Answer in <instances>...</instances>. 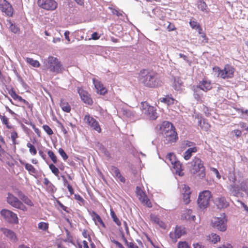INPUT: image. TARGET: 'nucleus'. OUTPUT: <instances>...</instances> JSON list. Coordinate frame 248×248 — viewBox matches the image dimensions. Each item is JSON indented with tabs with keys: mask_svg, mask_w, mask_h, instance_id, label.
<instances>
[{
	"mask_svg": "<svg viewBox=\"0 0 248 248\" xmlns=\"http://www.w3.org/2000/svg\"><path fill=\"white\" fill-rule=\"evenodd\" d=\"M139 80L140 83L149 88H156L161 86V81L159 75L154 71H148L143 69L139 74Z\"/></svg>",
	"mask_w": 248,
	"mask_h": 248,
	"instance_id": "nucleus-1",
	"label": "nucleus"
},
{
	"mask_svg": "<svg viewBox=\"0 0 248 248\" xmlns=\"http://www.w3.org/2000/svg\"><path fill=\"white\" fill-rule=\"evenodd\" d=\"M191 173L197 174L199 178L203 179L205 176V167L203 161L198 157L195 156L190 162Z\"/></svg>",
	"mask_w": 248,
	"mask_h": 248,
	"instance_id": "nucleus-2",
	"label": "nucleus"
},
{
	"mask_svg": "<svg viewBox=\"0 0 248 248\" xmlns=\"http://www.w3.org/2000/svg\"><path fill=\"white\" fill-rule=\"evenodd\" d=\"M46 67L50 72L56 74L62 73L64 68L61 62L56 57L50 56L47 58Z\"/></svg>",
	"mask_w": 248,
	"mask_h": 248,
	"instance_id": "nucleus-3",
	"label": "nucleus"
},
{
	"mask_svg": "<svg viewBox=\"0 0 248 248\" xmlns=\"http://www.w3.org/2000/svg\"><path fill=\"white\" fill-rule=\"evenodd\" d=\"M213 70L217 73V77H220L223 79L232 78L235 70L234 68L229 64L225 65L223 69L218 67H215Z\"/></svg>",
	"mask_w": 248,
	"mask_h": 248,
	"instance_id": "nucleus-4",
	"label": "nucleus"
},
{
	"mask_svg": "<svg viewBox=\"0 0 248 248\" xmlns=\"http://www.w3.org/2000/svg\"><path fill=\"white\" fill-rule=\"evenodd\" d=\"M227 219L224 213L220 215V217H215L211 221L212 227L218 230L224 232L227 229Z\"/></svg>",
	"mask_w": 248,
	"mask_h": 248,
	"instance_id": "nucleus-5",
	"label": "nucleus"
},
{
	"mask_svg": "<svg viewBox=\"0 0 248 248\" xmlns=\"http://www.w3.org/2000/svg\"><path fill=\"white\" fill-rule=\"evenodd\" d=\"M211 197V192L209 190H204L200 193L197 203L201 209L204 210L207 207Z\"/></svg>",
	"mask_w": 248,
	"mask_h": 248,
	"instance_id": "nucleus-6",
	"label": "nucleus"
},
{
	"mask_svg": "<svg viewBox=\"0 0 248 248\" xmlns=\"http://www.w3.org/2000/svg\"><path fill=\"white\" fill-rule=\"evenodd\" d=\"M167 158L170 161L173 168L176 170V173L179 176H182L183 175L182 164L176 159L175 155L173 153H170L168 154Z\"/></svg>",
	"mask_w": 248,
	"mask_h": 248,
	"instance_id": "nucleus-7",
	"label": "nucleus"
},
{
	"mask_svg": "<svg viewBox=\"0 0 248 248\" xmlns=\"http://www.w3.org/2000/svg\"><path fill=\"white\" fill-rule=\"evenodd\" d=\"M38 6L46 10L53 11L55 10L58 3L55 0H38Z\"/></svg>",
	"mask_w": 248,
	"mask_h": 248,
	"instance_id": "nucleus-8",
	"label": "nucleus"
},
{
	"mask_svg": "<svg viewBox=\"0 0 248 248\" xmlns=\"http://www.w3.org/2000/svg\"><path fill=\"white\" fill-rule=\"evenodd\" d=\"M1 216L10 223L16 224L18 223V218L16 214L7 209H2L0 211Z\"/></svg>",
	"mask_w": 248,
	"mask_h": 248,
	"instance_id": "nucleus-9",
	"label": "nucleus"
},
{
	"mask_svg": "<svg viewBox=\"0 0 248 248\" xmlns=\"http://www.w3.org/2000/svg\"><path fill=\"white\" fill-rule=\"evenodd\" d=\"M162 136L164 139V141L165 144L175 142L178 139L177 133L175 131V128L170 130V132L163 133Z\"/></svg>",
	"mask_w": 248,
	"mask_h": 248,
	"instance_id": "nucleus-10",
	"label": "nucleus"
},
{
	"mask_svg": "<svg viewBox=\"0 0 248 248\" xmlns=\"http://www.w3.org/2000/svg\"><path fill=\"white\" fill-rule=\"evenodd\" d=\"M84 120L94 130L98 133L101 132V129L100 127L98 122L93 117H91L89 114L86 115L84 117Z\"/></svg>",
	"mask_w": 248,
	"mask_h": 248,
	"instance_id": "nucleus-11",
	"label": "nucleus"
},
{
	"mask_svg": "<svg viewBox=\"0 0 248 248\" xmlns=\"http://www.w3.org/2000/svg\"><path fill=\"white\" fill-rule=\"evenodd\" d=\"M78 93L80 95V98L84 103L89 105L93 104V100L91 98L90 95L87 91L81 89H78Z\"/></svg>",
	"mask_w": 248,
	"mask_h": 248,
	"instance_id": "nucleus-12",
	"label": "nucleus"
},
{
	"mask_svg": "<svg viewBox=\"0 0 248 248\" xmlns=\"http://www.w3.org/2000/svg\"><path fill=\"white\" fill-rule=\"evenodd\" d=\"M186 233V232L185 231V228H183L181 226H177L175 228L174 233L170 232L169 235L172 239H173L179 238Z\"/></svg>",
	"mask_w": 248,
	"mask_h": 248,
	"instance_id": "nucleus-13",
	"label": "nucleus"
},
{
	"mask_svg": "<svg viewBox=\"0 0 248 248\" xmlns=\"http://www.w3.org/2000/svg\"><path fill=\"white\" fill-rule=\"evenodd\" d=\"M1 10L7 16H12L13 14V8L12 5L6 0H4V3L1 5Z\"/></svg>",
	"mask_w": 248,
	"mask_h": 248,
	"instance_id": "nucleus-14",
	"label": "nucleus"
},
{
	"mask_svg": "<svg viewBox=\"0 0 248 248\" xmlns=\"http://www.w3.org/2000/svg\"><path fill=\"white\" fill-rule=\"evenodd\" d=\"M216 204L218 209H223L228 207L229 203L224 197H220L216 199Z\"/></svg>",
	"mask_w": 248,
	"mask_h": 248,
	"instance_id": "nucleus-15",
	"label": "nucleus"
},
{
	"mask_svg": "<svg viewBox=\"0 0 248 248\" xmlns=\"http://www.w3.org/2000/svg\"><path fill=\"white\" fill-rule=\"evenodd\" d=\"M197 86L200 89L205 92L212 88L210 81L206 79H203L202 80L200 81L199 84Z\"/></svg>",
	"mask_w": 248,
	"mask_h": 248,
	"instance_id": "nucleus-16",
	"label": "nucleus"
},
{
	"mask_svg": "<svg viewBox=\"0 0 248 248\" xmlns=\"http://www.w3.org/2000/svg\"><path fill=\"white\" fill-rule=\"evenodd\" d=\"M146 116L151 120H155L157 118V113L155 108L151 106L148 108L144 113H143Z\"/></svg>",
	"mask_w": 248,
	"mask_h": 248,
	"instance_id": "nucleus-17",
	"label": "nucleus"
},
{
	"mask_svg": "<svg viewBox=\"0 0 248 248\" xmlns=\"http://www.w3.org/2000/svg\"><path fill=\"white\" fill-rule=\"evenodd\" d=\"M175 127L170 122L168 121H164L160 127V129L161 131L162 134L163 133H166L167 132H170V130L171 129H174Z\"/></svg>",
	"mask_w": 248,
	"mask_h": 248,
	"instance_id": "nucleus-18",
	"label": "nucleus"
},
{
	"mask_svg": "<svg viewBox=\"0 0 248 248\" xmlns=\"http://www.w3.org/2000/svg\"><path fill=\"white\" fill-rule=\"evenodd\" d=\"M2 232L3 234L11 241L16 242L17 241L16 234L13 231L6 228H3L2 229Z\"/></svg>",
	"mask_w": 248,
	"mask_h": 248,
	"instance_id": "nucleus-19",
	"label": "nucleus"
},
{
	"mask_svg": "<svg viewBox=\"0 0 248 248\" xmlns=\"http://www.w3.org/2000/svg\"><path fill=\"white\" fill-rule=\"evenodd\" d=\"M192 90L193 92V97L195 100L198 101H202V94L198 86L193 85L192 87Z\"/></svg>",
	"mask_w": 248,
	"mask_h": 248,
	"instance_id": "nucleus-20",
	"label": "nucleus"
},
{
	"mask_svg": "<svg viewBox=\"0 0 248 248\" xmlns=\"http://www.w3.org/2000/svg\"><path fill=\"white\" fill-rule=\"evenodd\" d=\"M90 215L92 217L93 220L94 221V223L96 225H98L97 223L98 222L103 228H106V225L104 223L103 220L101 218L100 216L97 214L95 211H93Z\"/></svg>",
	"mask_w": 248,
	"mask_h": 248,
	"instance_id": "nucleus-21",
	"label": "nucleus"
},
{
	"mask_svg": "<svg viewBox=\"0 0 248 248\" xmlns=\"http://www.w3.org/2000/svg\"><path fill=\"white\" fill-rule=\"evenodd\" d=\"M228 189L231 194L234 196H238L240 193V187H239L236 184H231L228 186Z\"/></svg>",
	"mask_w": 248,
	"mask_h": 248,
	"instance_id": "nucleus-22",
	"label": "nucleus"
},
{
	"mask_svg": "<svg viewBox=\"0 0 248 248\" xmlns=\"http://www.w3.org/2000/svg\"><path fill=\"white\" fill-rule=\"evenodd\" d=\"M19 201V200L17 197L14 196L11 193H8V197L7 198V202L9 204L11 205L12 206L16 207Z\"/></svg>",
	"mask_w": 248,
	"mask_h": 248,
	"instance_id": "nucleus-23",
	"label": "nucleus"
},
{
	"mask_svg": "<svg viewBox=\"0 0 248 248\" xmlns=\"http://www.w3.org/2000/svg\"><path fill=\"white\" fill-rule=\"evenodd\" d=\"M197 6L199 10L206 13L209 12V9L208 8L207 5L203 0H199L197 1Z\"/></svg>",
	"mask_w": 248,
	"mask_h": 248,
	"instance_id": "nucleus-24",
	"label": "nucleus"
},
{
	"mask_svg": "<svg viewBox=\"0 0 248 248\" xmlns=\"http://www.w3.org/2000/svg\"><path fill=\"white\" fill-rule=\"evenodd\" d=\"M93 82L98 93H99L101 95H105L107 93V90L100 82H98L97 83H95L94 79Z\"/></svg>",
	"mask_w": 248,
	"mask_h": 248,
	"instance_id": "nucleus-25",
	"label": "nucleus"
},
{
	"mask_svg": "<svg viewBox=\"0 0 248 248\" xmlns=\"http://www.w3.org/2000/svg\"><path fill=\"white\" fill-rule=\"evenodd\" d=\"M198 151L197 147H193L188 148L184 153V158L185 160H189L192 156V153H196Z\"/></svg>",
	"mask_w": 248,
	"mask_h": 248,
	"instance_id": "nucleus-26",
	"label": "nucleus"
},
{
	"mask_svg": "<svg viewBox=\"0 0 248 248\" xmlns=\"http://www.w3.org/2000/svg\"><path fill=\"white\" fill-rule=\"evenodd\" d=\"M160 102L164 103L168 106L174 104V99L171 96V95H166L165 97L160 98Z\"/></svg>",
	"mask_w": 248,
	"mask_h": 248,
	"instance_id": "nucleus-27",
	"label": "nucleus"
},
{
	"mask_svg": "<svg viewBox=\"0 0 248 248\" xmlns=\"http://www.w3.org/2000/svg\"><path fill=\"white\" fill-rule=\"evenodd\" d=\"M151 218L153 221H154L155 223L158 225V226L163 229H165L166 224L164 222L161 221L159 217H158L156 216H151Z\"/></svg>",
	"mask_w": 248,
	"mask_h": 248,
	"instance_id": "nucleus-28",
	"label": "nucleus"
},
{
	"mask_svg": "<svg viewBox=\"0 0 248 248\" xmlns=\"http://www.w3.org/2000/svg\"><path fill=\"white\" fill-rule=\"evenodd\" d=\"M60 105L63 111L66 112H69L71 111L70 106L67 102L64 101V100L61 101Z\"/></svg>",
	"mask_w": 248,
	"mask_h": 248,
	"instance_id": "nucleus-29",
	"label": "nucleus"
},
{
	"mask_svg": "<svg viewBox=\"0 0 248 248\" xmlns=\"http://www.w3.org/2000/svg\"><path fill=\"white\" fill-rule=\"evenodd\" d=\"M185 189V193H184V199L186 203H188L190 201V188L189 186H184V189Z\"/></svg>",
	"mask_w": 248,
	"mask_h": 248,
	"instance_id": "nucleus-30",
	"label": "nucleus"
},
{
	"mask_svg": "<svg viewBox=\"0 0 248 248\" xmlns=\"http://www.w3.org/2000/svg\"><path fill=\"white\" fill-rule=\"evenodd\" d=\"M110 216L113 219V221L119 226L121 225V222L119 219L117 217L115 212L111 209L110 210Z\"/></svg>",
	"mask_w": 248,
	"mask_h": 248,
	"instance_id": "nucleus-31",
	"label": "nucleus"
},
{
	"mask_svg": "<svg viewBox=\"0 0 248 248\" xmlns=\"http://www.w3.org/2000/svg\"><path fill=\"white\" fill-rule=\"evenodd\" d=\"M26 62L34 67H39L40 65L38 61L34 60L32 58H27Z\"/></svg>",
	"mask_w": 248,
	"mask_h": 248,
	"instance_id": "nucleus-32",
	"label": "nucleus"
},
{
	"mask_svg": "<svg viewBox=\"0 0 248 248\" xmlns=\"http://www.w3.org/2000/svg\"><path fill=\"white\" fill-rule=\"evenodd\" d=\"M25 166V169L28 170L29 173H36V170L35 168L31 164L27 163H22Z\"/></svg>",
	"mask_w": 248,
	"mask_h": 248,
	"instance_id": "nucleus-33",
	"label": "nucleus"
},
{
	"mask_svg": "<svg viewBox=\"0 0 248 248\" xmlns=\"http://www.w3.org/2000/svg\"><path fill=\"white\" fill-rule=\"evenodd\" d=\"M189 25L192 29H197L198 28H200V25L197 23V22L193 18L190 19L189 21Z\"/></svg>",
	"mask_w": 248,
	"mask_h": 248,
	"instance_id": "nucleus-34",
	"label": "nucleus"
},
{
	"mask_svg": "<svg viewBox=\"0 0 248 248\" xmlns=\"http://www.w3.org/2000/svg\"><path fill=\"white\" fill-rule=\"evenodd\" d=\"M27 146L29 148V152L31 154L34 155L37 154V150L34 145L28 142L27 144Z\"/></svg>",
	"mask_w": 248,
	"mask_h": 248,
	"instance_id": "nucleus-35",
	"label": "nucleus"
},
{
	"mask_svg": "<svg viewBox=\"0 0 248 248\" xmlns=\"http://www.w3.org/2000/svg\"><path fill=\"white\" fill-rule=\"evenodd\" d=\"M9 24H10L9 29L12 32H13L14 33H16L19 31V29L17 27L16 25L13 24L11 21H9Z\"/></svg>",
	"mask_w": 248,
	"mask_h": 248,
	"instance_id": "nucleus-36",
	"label": "nucleus"
},
{
	"mask_svg": "<svg viewBox=\"0 0 248 248\" xmlns=\"http://www.w3.org/2000/svg\"><path fill=\"white\" fill-rule=\"evenodd\" d=\"M210 240L212 243L216 244L220 241V237L216 233H212L211 237H210Z\"/></svg>",
	"mask_w": 248,
	"mask_h": 248,
	"instance_id": "nucleus-37",
	"label": "nucleus"
},
{
	"mask_svg": "<svg viewBox=\"0 0 248 248\" xmlns=\"http://www.w3.org/2000/svg\"><path fill=\"white\" fill-rule=\"evenodd\" d=\"M47 154L54 163H56L57 162V156L55 155L53 151L51 150H49L47 152Z\"/></svg>",
	"mask_w": 248,
	"mask_h": 248,
	"instance_id": "nucleus-38",
	"label": "nucleus"
},
{
	"mask_svg": "<svg viewBox=\"0 0 248 248\" xmlns=\"http://www.w3.org/2000/svg\"><path fill=\"white\" fill-rule=\"evenodd\" d=\"M151 107V106L149 105V104L146 102H142L140 106V108L143 113H144L146 110H147V109H148V108Z\"/></svg>",
	"mask_w": 248,
	"mask_h": 248,
	"instance_id": "nucleus-39",
	"label": "nucleus"
},
{
	"mask_svg": "<svg viewBox=\"0 0 248 248\" xmlns=\"http://www.w3.org/2000/svg\"><path fill=\"white\" fill-rule=\"evenodd\" d=\"M49 168L54 174L58 176L59 170L53 164H50L49 165Z\"/></svg>",
	"mask_w": 248,
	"mask_h": 248,
	"instance_id": "nucleus-40",
	"label": "nucleus"
},
{
	"mask_svg": "<svg viewBox=\"0 0 248 248\" xmlns=\"http://www.w3.org/2000/svg\"><path fill=\"white\" fill-rule=\"evenodd\" d=\"M38 228L43 231H46L48 228V224L44 222H41L38 224Z\"/></svg>",
	"mask_w": 248,
	"mask_h": 248,
	"instance_id": "nucleus-41",
	"label": "nucleus"
},
{
	"mask_svg": "<svg viewBox=\"0 0 248 248\" xmlns=\"http://www.w3.org/2000/svg\"><path fill=\"white\" fill-rule=\"evenodd\" d=\"M56 202H57V203L58 204V205L59 206V207L61 208H62L63 210H64V211H65L67 213H70V212L71 211V209H70L68 208V207H67L66 206H64L59 200H57Z\"/></svg>",
	"mask_w": 248,
	"mask_h": 248,
	"instance_id": "nucleus-42",
	"label": "nucleus"
},
{
	"mask_svg": "<svg viewBox=\"0 0 248 248\" xmlns=\"http://www.w3.org/2000/svg\"><path fill=\"white\" fill-rule=\"evenodd\" d=\"M139 199L143 203H145L148 206L150 207L151 202H149L147 197L145 194L142 195V197H139Z\"/></svg>",
	"mask_w": 248,
	"mask_h": 248,
	"instance_id": "nucleus-43",
	"label": "nucleus"
},
{
	"mask_svg": "<svg viewBox=\"0 0 248 248\" xmlns=\"http://www.w3.org/2000/svg\"><path fill=\"white\" fill-rule=\"evenodd\" d=\"M25 123L27 124H30L31 126L32 127V128L34 130L35 132L37 135L38 137H41V132L40 131L39 129L38 128L36 127V126L34 124L32 123L31 122H30V123H29L27 122H25Z\"/></svg>",
	"mask_w": 248,
	"mask_h": 248,
	"instance_id": "nucleus-44",
	"label": "nucleus"
},
{
	"mask_svg": "<svg viewBox=\"0 0 248 248\" xmlns=\"http://www.w3.org/2000/svg\"><path fill=\"white\" fill-rule=\"evenodd\" d=\"M43 129L45 131V132L49 135L51 136L53 134V132L51 128L46 124L43 125Z\"/></svg>",
	"mask_w": 248,
	"mask_h": 248,
	"instance_id": "nucleus-45",
	"label": "nucleus"
},
{
	"mask_svg": "<svg viewBox=\"0 0 248 248\" xmlns=\"http://www.w3.org/2000/svg\"><path fill=\"white\" fill-rule=\"evenodd\" d=\"M0 118L3 123V124H5L6 125V127L8 128H11V126H9L8 125V119L5 116H2L0 114Z\"/></svg>",
	"mask_w": 248,
	"mask_h": 248,
	"instance_id": "nucleus-46",
	"label": "nucleus"
},
{
	"mask_svg": "<svg viewBox=\"0 0 248 248\" xmlns=\"http://www.w3.org/2000/svg\"><path fill=\"white\" fill-rule=\"evenodd\" d=\"M178 248H190V247L186 241H180L178 243Z\"/></svg>",
	"mask_w": 248,
	"mask_h": 248,
	"instance_id": "nucleus-47",
	"label": "nucleus"
},
{
	"mask_svg": "<svg viewBox=\"0 0 248 248\" xmlns=\"http://www.w3.org/2000/svg\"><path fill=\"white\" fill-rule=\"evenodd\" d=\"M58 152H59V153L60 154V155L62 156V158L63 159V160H66L68 158V156L66 154V153L65 152V151H64V150L62 148H59Z\"/></svg>",
	"mask_w": 248,
	"mask_h": 248,
	"instance_id": "nucleus-48",
	"label": "nucleus"
},
{
	"mask_svg": "<svg viewBox=\"0 0 248 248\" xmlns=\"http://www.w3.org/2000/svg\"><path fill=\"white\" fill-rule=\"evenodd\" d=\"M15 208H18L23 211H25L27 210V207L23 204V203L20 201H19V202H17V204Z\"/></svg>",
	"mask_w": 248,
	"mask_h": 248,
	"instance_id": "nucleus-49",
	"label": "nucleus"
},
{
	"mask_svg": "<svg viewBox=\"0 0 248 248\" xmlns=\"http://www.w3.org/2000/svg\"><path fill=\"white\" fill-rule=\"evenodd\" d=\"M238 202L240 204L241 207L244 209L243 211L246 212V215H248V206L242 201L238 200Z\"/></svg>",
	"mask_w": 248,
	"mask_h": 248,
	"instance_id": "nucleus-50",
	"label": "nucleus"
},
{
	"mask_svg": "<svg viewBox=\"0 0 248 248\" xmlns=\"http://www.w3.org/2000/svg\"><path fill=\"white\" fill-rule=\"evenodd\" d=\"M47 189L51 193H54L57 190L56 187L52 183L47 186Z\"/></svg>",
	"mask_w": 248,
	"mask_h": 248,
	"instance_id": "nucleus-51",
	"label": "nucleus"
},
{
	"mask_svg": "<svg viewBox=\"0 0 248 248\" xmlns=\"http://www.w3.org/2000/svg\"><path fill=\"white\" fill-rule=\"evenodd\" d=\"M8 93L10 94L11 97L15 100V98L17 96L18 94H16L15 91L11 88V89H8Z\"/></svg>",
	"mask_w": 248,
	"mask_h": 248,
	"instance_id": "nucleus-52",
	"label": "nucleus"
},
{
	"mask_svg": "<svg viewBox=\"0 0 248 248\" xmlns=\"http://www.w3.org/2000/svg\"><path fill=\"white\" fill-rule=\"evenodd\" d=\"M229 179L230 182H232V184H235L236 179L234 173H230L229 176Z\"/></svg>",
	"mask_w": 248,
	"mask_h": 248,
	"instance_id": "nucleus-53",
	"label": "nucleus"
},
{
	"mask_svg": "<svg viewBox=\"0 0 248 248\" xmlns=\"http://www.w3.org/2000/svg\"><path fill=\"white\" fill-rule=\"evenodd\" d=\"M25 204L30 206H32L33 205V204L32 202L31 201V200L27 197L26 196V198H25L22 201Z\"/></svg>",
	"mask_w": 248,
	"mask_h": 248,
	"instance_id": "nucleus-54",
	"label": "nucleus"
},
{
	"mask_svg": "<svg viewBox=\"0 0 248 248\" xmlns=\"http://www.w3.org/2000/svg\"><path fill=\"white\" fill-rule=\"evenodd\" d=\"M136 193L138 195L140 196V197H142V195L145 194V193L141 190L139 186L136 187Z\"/></svg>",
	"mask_w": 248,
	"mask_h": 248,
	"instance_id": "nucleus-55",
	"label": "nucleus"
},
{
	"mask_svg": "<svg viewBox=\"0 0 248 248\" xmlns=\"http://www.w3.org/2000/svg\"><path fill=\"white\" fill-rule=\"evenodd\" d=\"M112 170L116 177L120 176V175L121 174L119 170L117 168L114 167L113 169H112Z\"/></svg>",
	"mask_w": 248,
	"mask_h": 248,
	"instance_id": "nucleus-56",
	"label": "nucleus"
},
{
	"mask_svg": "<svg viewBox=\"0 0 248 248\" xmlns=\"http://www.w3.org/2000/svg\"><path fill=\"white\" fill-rule=\"evenodd\" d=\"M202 123L203 124H206L205 120L203 119V122H202V118H198V125L200 126L201 128H202L203 127ZM206 124L208 125V124L207 123H206Z\"/></svg>",
	"mask_w": 248,
	"mask_h": 248,
	"instance_id": "nucleus-57",
	"label": "nucleus"
},
{
	"mask_svg": "<svg viewBox=\"0 0 248 248\" xmlns=\"http://www.w3.org/2000/svg\"><path fill=\"white\" fill-rule=\"evenodd\" d=\"M169 23V25L167 26V29L169 31H173L176 30V28L174 24H171L170 22Z\"/></svg>",
	"mask_w": 248,
	"mask_h": 248,
	"instance_id": "nucleus-58",
	"label": "nucleus"
},
{
	"mask_svg": "<svg viewBox=\"0 0 248 248\" xmlns=\"http://www.w3.org/2000/svg\"><path fill=\"white\" fill-rule=\"evenodd\" d=\"M75 199L79 202L84 203L85 202V200L83 199V198L79 195V194H75Z\"/></svg>",
	"mask_w": 248,
	"mask_h": 248,
	"instance_id": "nucleus-59",
	"label": "nucleus"
},
{
	"mask_svg": "<svg viewBox=\"0 0 248 248\" xmlns=\"http://www.w3.org/2000/svg\"><path fill=\"white\" fill-rule=\"evenodd\" d=\"M185 146L186 147H194V146L195 145V143H194V142H192V141H188V140H186L185 141Z\"/></svg>",
	"mask_w": 248,
	"mask_h": 248,
	"instance_id": "nucleus-60",
	"label": "nucleus"
},
{
	"mask_svg": "<svg viewBox=\"0 0 248 248\" xmlns=\"http://www.w3.org/2000/svg\"><path fill=\"white\" fill-rule=\"evenodd\" d=\"M100 37V36L98 35V34L97 32H94L92 33L91 36V38L93 40H96L98 39Z\"/></svg>",
	"mask_w": 248,
	"mask_h": 248,
	"instance_id": "nucleus-61",
	"label": "nucleus"
},
{
	"mask_svg": "<svg viewBox=\"0 0 248 248\" xmlns=\"http://www.w3.org/2000/svg\"><path fill=\"white\" fill-rule=\"evenodd\" d=\"M200 37L202 38V41L203 43H207L208 42V38L206 37V34L204 33H202V35L200 36Z\"/></svg>",
	"mask_w": 248,
	"mask_h": 248,
	"instance_id": "nucleus-62",
	"label": "nucleus"
},
{
	"mask_svg": "<svg viewBox=\"0 0 248 248\" xmlns=\"http://www.w3.org/2000/svg\"><path fill=\"white\" fill-rule=\"evenodd\" d=\"M237 138L240 137L242 135V132L240 130H234L232 131Z\"/></svg>",
	"mask_w": 248,
	"mask_h": 248,
	"instance_id": "nucleus-63",
	"label": "nucleus"
},
{
	"mask_svg": "<svg viewBox=\"0 0 248 248\" xmlns=\"http://www.w3.org/2000/svg\"><path fill=\"white\" fill-rule=\"evenodd\" d=\"M194 248H206L205 246L197 243L196 244H193V245Z\"/></svg>",
	"mask_w": 248,
	"mask_h": 248,
	"instance_id": "nucleus-64",
	"label": "nucleus"
}]
</instances>
